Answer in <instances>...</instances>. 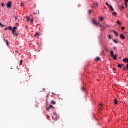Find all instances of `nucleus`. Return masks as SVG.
<instances>
[{"label": "nucleus", "mask_w": 128, "mask_h": 128, "mask_svg": "<svg viewBox=\"0 0 128 128\" xmlns=\"http://www.w3.org/2000/svg\"><path fill=\"white\" fill-rule=\"evenodd\" d=\"M4 42H6V44L8 46V40H4Z\"/></svg>", "instance_id": "obj_23"}, {"label": "nucleus", "mask_w": 128, "mask_h": 128, "mask_svg": "<svg viewBox=\"0 0 128 128\" xmlns=\"http://www.w3.org/2000/svg\"><path fill=\"white\" fill-rule=\"evenodd\" d=\"M108 8H109V10H111L112 12H114V8H112V5H109L108 6Z\"/></svg>", "instance_id": "obj_4"}, {"label": "nucleus", "mask_w": 128, "mask_h": 128, "mask_svg": "<svg viewBox=\"0 0 128 128\" xmlns=\"http://www.w3.org/2000/svg\"><path fill=\"white\" fill-rule=\"evenodd\" d=\"M125 2H128V0H124Z\"/></svg>", "instance_id": "obj_40"}, {"label": "nucleus", "mask_w": 128, "mask_h": 128, "mask_svg": "<svg viewBox=\"0 0 128 128\" xmlns=\"http://www.w3.org/2000/svg\"><path fill=\"white\" fill-rule=\"evenodd\" d=\"M8 28V30H12V28L11 26H9Z\"/></svg>", "instance_id": "obj_19"}, {"label": "nucleus", "mask_w": 128, "mask_h": 128, "mask_svg": "<svg viewBox=\"0 0 128 128\" xmlns=\"http://www.w3.org/2000/svg\"><path fill=\"white\" fill-rule=\"evenodd\" d=\"M98 6V4L96 3V4L94 3H93V4H92V8H96V6Z\"/></svg>", "instance_id": "obj_6"}, {"label": "nucleus", "mask_w": 128, "mask_h": 128, "mask_svg": "<svg viewBox=\"0 0 128 128\" xmlns=\"http://www.w3.org/2000/svg\"><path fill=\"white\" fill-rule=\"evenodd\" d=\"M34 22V19L32 18H30V20L28 19L27 22Z\"/></svg>", "instance_id": "obj_10"}, {"label": "nucleus", "mask_w": 128, "mask_h": 128, "mask_svg": "<svg viewBox=\"0 0 128 128\" xmlns=\"http://www.w3.org/2000/svg\"><path fill=\"white\" fill-rule=\"evenodd\" d=\"M58 118H60V116L56 114V112H53V116H52V118L54 120H58Z\"/></svg>", "instance_id": "obj_1"}, {"label": "nucleus", "mask_w": 128, "mask_h": 128, "mask_svg": "<svg viewBox=\"0 0 128 128\" xmlns=\"http://www.w3.org/2000/svg\"><path fill=\"white\" fill-rule=\"evenodd\" d=\"M106 6H110V4H108V2H106Z\"/></svg>", "instance_id": "obj_37"}, {"label": "nucleus", "mask_w": 128, "mask_h": 128, "mask_svg": "<svg viewBox=\"0 0 128 128\" xmlns=\"http://www.w3.org/2000/svg\"><path fill=\"white\" fill-rule=\"evenodd\" d=\"M116 22V24H118L119 26H122V23L120 20H117Z\"/></svg>", "instance_id": "obj_8"}, {"label": "nucleus", "mask_w": 128, "mask_h": 128, "mask_svg": "<svg viewBox=\"0 0 128 128\" xmlns=\"http://www.w3.org/2000/svg\"><path fill=\"white\" fill-rule=\"evenodd\" d=\"M51 96H52V95H51Z\"/></svg>", "instance_id": "obj_51"}, {"label": "nucleus", "mask_w": 128, "mask_h": 128, "mask_svg": "<svg viewBox=\"0 0 128 128\" xmlns=\"http://www.w3.org/2000/svg\"><path fill=\"white\" fill-rule=\"evenodd\" d=\"M120 38L122 40H124V38H126V37H124V36L122 34H120Z\"/></svg>", "instance_id": "obj_7"}, {"label": "nucleus", "mask_w": 128, "mask_h": 128, "mask_svg": "<svg viewBox=\"0 0 128 128\" xmlns=\"http://www.w3.org/2000/svg\"><path fill=\"white\" fill-rule=\"evenodd\" d=\"M92 24H94L96 26H102V25L100 24V23H98V22H96V19H94V18H93L92 20Z\"/></svg>", "instance_id": "obj_2"}, {"label": "nucleus", "mask_w": 128, "mask_h": 128, "mask_svg": "<svg viewBox=\"0 0 128 128\" xmlns=\"http://www.w3.org/2000/svg\"><path fill=\"white\" fill-rule=\"evenodd\" d=\"M114 50H116V47H114Z\"/></svg>", "instance_id": "obj_47"}, {"label": "nucleus", "mask_w": 128, "mask_h": 128, "mask_svg": "<svg viewBox=\"0 0 128 128\" xmlns=\"http://www.w3.org/2000/svg\"><path fill=\"white\" fill-rule=\"evenodd\" d=\"M112 40L114 42V44L118 43V41H116V39H112Z\"/></svg>", "instance_id": "obj_13"}, {"label": "nucleus", "mask_w": 128, "mask_h": 128, "mask_svg": "<svg viewBox=\"0 0 128 128\" xmlns=\"http://www.w3.org/2000/svg\"><path fill=\"white\" fill-rule=\"evenodd\" d=\"M114 104H118V100L114 99Z\"/></svg>", "instance_id": "obj_15"}, {"label": "nucleus", "mask_w": 128, "mask_h": 128, "mask_svg": "<svg viewBox=\"0 0 128 128\" xmlns=\"http://www.w3.org/2000/svg\"><path fill=\"white\" fill-rule=\"evenodd\" d=\"M121 30H124V27H122Z\"/></svg>", "instance_id": "obj_35"}, {"label": "nucleus", "mask_w": 128, "mask_h": 128, "mask_svg": "<svg viewBox=\"0 0 128 128\" xmlns=\"http://www.w3.org/2000/svg\"><path fill=\"white\" fill-rule=\"evenodd\" d=\"M34 14H36V12H34Z\"/></svg>", "instance_id": "obj_50"}, {"label": "nucleus", "mask_w": 128, "mask_h": 128, "mask_svg": "<svg viewBox=\"0 0 128 128\" xmlns=\"http://www.w3.org/2000/svg\"><path fill=\"white\" fill-rule=\"evenodd\" d=\"M47 118L48 120V118H50V116H47Z\"/></svg>", "instance_id": "obj_43"}, {"label": "nucleus", "mask_w": 128, "mask_h": 128, "mask_svg": "<svg viewBox=\"0 0 128 128\" xmlns=\"http://www.w3.org/2000/svg\"><path fill=\"white\" fill-rule=\"evenodd\" d=\"M110 52L111 54V56L113 57L114 56V51H110Z\"/></svg>", "instance_id": "obj_16"}, {"label": "nucleus", "mask_w": 128, "mask_h": 128, "mask_svg": "<svg viewBox=\"0 0 128 128\" xmlns=\"http://www.w3.org/2000/svg\"><path fill=\"white\" fill-rule=\"evenodd\" d=\"M124 4L126 6H126H128V4H126V2H124Z\"/></svg>", "instance_id": "obj_33"}, {"label": "nucleus", "mask_w": 128, "mask_h": 128, "mask_svg": "<svg viewBox=\"0 0 128 128\" xmlns=\"http://www.w3.org/2000/svg\"><path fill=\"white\" fill-rule=\"evenodd\" d=\"M52 94H54V93L52 92Z\"/></svg>", "instance_id": "obj_45"}, {"label": "nucleus", "mask_w": 128, "mask_h": 128, "mask_svg": "<svg viewBox=\"0 0 128 128\" xmlns=\"http://www.w3.org/2000/svg\"><path fill=\"white\" fill-rule=\"evenodd\" d=\"M113 70H116V68H114Z\"/></svg>", "instance_id": "obj_48"}, {"label": "nucleus", "mask_w": 128, "mask_h": 128, "mask_svg": "<svg viewBox=\"0 0 128 128\" xmlns=\"http://www.w3.org/2000/svg\"><path fill=\"white\" fill-rule=\"evenodd\" d=\"M38 36V32H36L34 34V36Z\"/></svg>", "instance_id": "obj_20"}, {"label": "nucleus", "mask_w": 128, "mask_h": 128, "mask_svg": "<svg viewBox=\"0 0 128 128\" xmlns=\"http://www.w3.org/2000/svg\"><path fill=\"white\" fill-rule=\"evenodd\" d=\"M15 20H18V18H16V16H14Z\"/></svg>", "instance_id": "obj_41"}, {"label": "nucleus", "mask_w": 128, "mask_h": 128, "mask_svg": "<svg viewBox=\"0 0 128 128\" xmlns=\"http://www.w3.org/2000/svg\"><path fill=\"white\" fill-rule=\"evenodd\" d=\"M96 61L98 62V60H100V58L99 57H96Z\"/></svg>", "instance_id": "obj_25"}, {"label": "nucleus", "mask_w": 128, "mask_h": 128, "mask_svg": "<svg viewBox=\"0 0 128 128\" xmlns=\"http://www.w3.org/2000/svg\"><path fill=\"white\" fill-rule=\"evenodd\" d=\"M120 8H124V6H121Z\"/></svg>", "instance_id": "obj_44"}, {"label": "nucleus", "mask_w": 128, "mask_h": 128, "mask_svg": "<svg viewBox=\"0 0 128 128\" xmlns=\"http://www.w3.org/2000/svg\"><path fill=\"white\" fill-rule=\"evenodd\" d=\"M88 14H90V12H92V11L90 10H88Z\"/></svg>", "instance_id": "obj_34"}, {"label": "nucleus", "mask_w": 128, "mask_h": 128, "mask_svg": "<svg viewBox=\"0 0 128 128\" xmlns=\"http://www.w3.org/2000/svg\"><path fill=\"white\" fill-rule=\"evenodd\" d=\"M14 35L15 36H18V33H15Z\"/></svg>", "instance_id": "obj_39"}, {"label": "nucleus", "mask_w": 128, "mask_h": 128, "mask_svg": "<svg viewBox=\"0 0 128 128\" xmlns=\"http://www.w3.org/2000/svg\"><path fill=\"white\" fill-rule=\"evenodd\" d=\"M108 38H110V40H112V36H110V35H108Z\"/></svg>", "instance_id": "obj_27"}, {"label": "nucleus", "mask_w": 128, "mask_h": 128, "mask_svg": "<svg viewBox=\"0 0 128 128\" xmlns=\"http://www.w3.org/2000/svg\"><path fill=\"white\" fill-rule=\"evenodd\" d=\"M112 58L114 60H117L116 55H114V56H112Z\"/></svg>", "instance_id": "obj_22"}, {"label": "nucleus", "mask_w": 128, "mask_h": 128, "mask_svg": "<svg viewBox=\"0 0 128 128\" xmlns=\"http://www.w3.org/2000/svg\"><path fill=\"white\" fill-rule=\"evenodd\" d=\"M34 8H36V5L34 6Z\"/></svg>", "instance_id": "obj_46"}, {"label": "nucleus", "mask_w": 128, "mask_h": 128, "mask_svg": "<svg viewBox=\"0 0 128 128\" xmlns=\"http://www.w3.org/2000/svg\"><path fill=\"white\" fill-rule=\"evenodd\" d=\"M16 28H18V27L16 26H14V27L12 30H12V32H16Z\"/></svg>", "instance_id": "obj_9"}, {"label": "nucleus", "mask_w": 128, "mask_h": 128, "mask_svg": "<svg viewBox=\"0 0 128 128\" xmlns=\"http://www.w3.org/2000/svg\"><path fill=\"white\" fill-rule=\"evenodd\" d=\"M20 6H24V3L20 4Z\"/></svg>", "instance_id": "obj_36"}, {"label": "nucleus", "mask_w": 128, "mask_h": 128, "mask_svg": "<svg viewBox=\"0 0 128 128\" xmlns=\"http://www.w3.org/2000/svg\"><path fill=\"white\" fill-rule=\"evenodd\" d=\"M104 49V50H106V52H108V48L105 47Z\"/></svg>", "instance_id": "obj_21"}, {"label": "nucleus", "mask_w": 128, "mask_h": 128, "mask_svg": "<svg viewBox=\"0 0 128 128\" xmlns=\"http://www.w3.org/2000/svg\"><path fill=\"white\" fill-rule=\"evenodd\" d=\"M118 68H122V65H121L120 64H118Z\"/></svg>", "instance_id": "obj_31"}, {"label": "nucleus", "mask_w": 128, "mask_h": 128, "mask_svg": "<svg viewBox=\"0 0 128 128\" xmlns=\"http://www.w3.org/2000/svg\"><path fill=\"white\" fill-rule=\"evenodd\" d=\"M51 104H56V101H54V100H52Z\"/></svg>", "instance_id": "obj_14"}, {"label": "nucleus", "mask_w": 128, "mask_h": 128, "mask_svg": "<svg viewBox=\"0 0 128 128\" xmlns=\"http://www.w3.org/2000/svg\"><path fill=\"white\" fill-rule=\"evenodd\" d=\"M102 104H100V106H99V108L100 110H102Z\"/></svg>", "instance_id": "obj_24"}, {"label": "nucleus", "mask_w": 128, "mask_h": 128, "mask_svg": "<svg viewBox=\"0 0 128 128\" xmlns=\"http://www.w3.org/2000/svg\"><path fill=\"white\" fill-rule=\"evenodd\" d=\"M42 90H44V88H42Z\"/></svg>", "instance_id": "obj_49"}, {"label": "nucleus", "mask_w": 128, "mask_h": 128, "mask_svg": "<svg viewBox=\"0 0 128 128\" xmlns=\"http://www.w3.org/2000/svg\"><path fill=\"white\" fill-rule=\"evenodd\" d=\"M108 25L106 24L104 26V28H108Z\"/></svg>", "instance_id": "obj_30"}, {"label": "nucleus", "mask_w": 128, "mask_h": 128, "mask_svg": "<svg viewBox=\"0 0 128 128\" xmlns=\"http://www.w3.org/2000/svg\"><path fill=\"white\" fill-rule=\"evenodd\" d=\"M50 108H53L54 110V106L52 105H50L49 107H48L46 110H50Z\"/></svg>", "instance_id": "obj_5"}, {"label": "nucleus", "mask_w": 128, "mask_h": 128, "mask_svg": "<svg viewBox=\"0 0 128 128\" xmlns=\"http://www.w3.org/2000/svg\"><path fill=\"white\" fill-rule=\"evenodd\" d=\"M112 14H114V16H116V12H114L113 13H112Z\"/></svg>", "instance_id": "obj_29"}, {"label": "nucleus", "mask_w": 128, "mask_h": 128, "mask_svg": "<svg viewBox=\"0 0 128 128\" xmlns=\"http://www.w3.org/2000/svg\"><path fill=\"white\" fill-rule=\"evenodd\" d=\"M12 34H15L14 32H12Z\"/></svg>", "instance_id": "obj_42"}, {"label": "nucleus", "mask_w": 128, "mask_h": 128, "mask_svg": "<svg viewBox=\"0 0 128 128\" xmlns=\"http://www.w3.org/2000/svg\"><path fill=\"white\" fill-rule=\"evenodd\" d=\"M12 6V2L9 1L6 4V8H10Z\"/></svg>", "instance_id": "obj_3"}, {"label": "nucleus", "mask_w": 128, "mask_h": 128, "mask_svg": "<svg viewBox=\"0 0 128 128\" xmlns=\"http://www.w3.org/2000/svg\"><path fill=\"white\" fill-rule=\"evenodd\" d=\"M123 70H128V64H127V66L126 67H124L123 68Z\"/></svg>", "instance_id": "obj_17"}, {"label": "nucleus", "mask_w": 128, "mask_h": 128, "mask_svg": "<svg viewBox=\"0 0 128 128\" xmlns=\"http://www.w3.org/2000/svg\"><path fill=\"white\" fill-rule=\"evenodd\" d=\"M22 60H20V66H22Z\"/></svg>", "instance_id": "obj_28"}, {"label": "nucleus", "mask_w": 128, "mask_h": 128, "mask_svg": "<svg viewBox=\"0 0 128 128\" xmlns=\"http://www.w3.org/2000/svg\"><path fill=\"white\" fill-rule=\"evenodd\" d=\"M1 6H2V8H4V3H2Z\"/></svg>", "instance_id": "obj_32"}, {"label": "nucleus", "mask_w": 128, "mask_h": 128, "mask_svg": "<svg viewBox=\"0 0 128 128\" xmlns=\"http://www.w3.org/2000/svg\"><path fill=\"white\" fill-rule=\"evenodd\" d=\"M112 32H114V34L116 36H118V32H116V30H112Z\"/></svg>", "instance_id": "obj_12"}, {"label": "nucleus", "mask_w": 128, "mask_h": 128, "mask_svg": "<svg viewBox=\"0 0 128 128\" xmlns=\"http://www.w3.org/2000/svg\"><path fill=\"white\" fill-rule=\"evenodd\" d=\"M8 30V27L7 28H4V30Z\"/></svg>", "instance_id": "obj_38"}, {"label": "nucleus", "mask_w": 128, "mask_h": 128, "mask_svg": "<svg viewBox=\"0 0 128 128\" xmlns=\"http://www.w3.org/2000/svg\"><path fill=\"white\" fill-rule=\"evenodd\" d=\"M123 62H128V58H124Z\"/></svg>", "instance_id": "obj_11"}, {"label": "nucleus", "mask_w": 128, "mask_h": 128, "mask_svg": "<svg viewBox=\"0 0 128 128\" xmlns=\"http://www.w3.org/2000/svg\"><path fill=\"white\" fill-rule=\"evenodd\" d=\"M100 20L101 22L102 20H104V18H102V16H100Z\"/></svg>", "instance_id": "obj_18"}, {"label": "nucleus", "mask_w": 128, "mask_h": 128, "mask_svg": "<svg viewBox=\"0 0 128 128\" xmlns=\"http://www.w3.org/2000/svg\"><path fill=\"white\" fill-rule=\"evenodd\" d=\"M0 26H2V28H4V26H6L1 24H0Z\"/></svg>", "instance_id": "obj_26"}]
</instances>
